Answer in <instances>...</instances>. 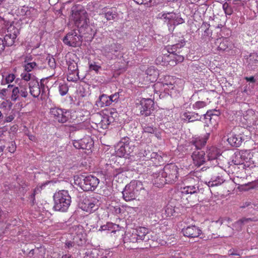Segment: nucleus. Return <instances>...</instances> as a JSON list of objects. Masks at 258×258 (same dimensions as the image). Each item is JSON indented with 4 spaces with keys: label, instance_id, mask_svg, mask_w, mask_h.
I'll use <instances>...</instances> for the list:
<instances>
[{
    "label": "nucleus",
    "instance_id": "obj_60",
    "mask_svg": "<svg viewBox=\"0 0 258 258\" xmlns=\"http://www.w3.org/2000/svg\"><path fill=\"white\" fill-rule=\"evenodd\" d=\"M46 60H47L48 66L51 69H54L56 68V62L55 59L53 57H47Z\"/></svg>",
    "mask_w": 258,
    "mask_h": 258
},
{
    "label": "nucleus",
    "instance_id": "obj_9",
    "mask_svg": "<svg viewBox=\"0 0 258 258\" xmlns=\"http://www.w3.org/2000/svg\"><path fill=\"white\" fill-rule=\"evenodd\" d=\"M96 116L98 119L96 124L102 129H106L111 123L115 121V118L117 117V112L110 111L107 114L101 115L99 114Z\"/></svg>",
    "mask_w": 258,
    "mask_h": 258
},
{
    "label": "nucleus",
    "instance_id": "obj_53",
    "mask_svg": "<svg viewBox=\"0 0 258 258\" xmlns=\"http://www.w3.org/2000/svg\"><path fill=\"white\" fill-rule=\"evenodd\" d=\"M20 94L19 87H15L13 89L11 99L13 101H16L18 98V94Z\"/></svg>",
    "mask_w": 258,
    "mask_h": 258
},
{
    "label": "nucleus",
    "instance_id": "obj_51",
    "mask_svg": "<svg viewBox=\"0 0 258 258\" xmlns=\"http://www.w3.org/2000/svg\"><path fill=\"white\" fill-rule=\"evenodd\" d=\"M37 67V64L35 62H28L25 66V71L29 72L33 69H35Z\"/></svg>",
    "mask_w": 258,
    "mask_h": 258
},
{
    "label": "nucleus",
    "instance_id": "obj_64",
    "mask_svg": "<svg viewBox=\"0 0 258 258\" xmlns=\"http://www.w3.org/2000/svg\"><path fill=\"white\" fill-rule=\"evenodd\" d=\"M246 185L249 186V187L247 188L248 189L258 188V179L254 181L249 182Z\"/></svg>",
    "mask_w": 258,
    "mask_h": 258
},
{
    "label": "nucleus",
    "instance_id": "obj_13",
    "mask_svg": "<svg viewBox=\"0 0 258 258\" xmlns=\"http://www.w3.org/2000/svg\"><path fill=\"white\" fill-rule=\"evenodd\" d=\"M140 113L142 115L148 116L154 111V102L152 99L143 98L140 101Z\"/></svg>",
    "mask_w": 258,
    "mask_h": 258
},
{
    "label": "nucleus",
    "instance_id": "obj_12",
    "mask_svg": "<svg viewBox=\"0 0 258 258\" xmlns=\"http://www.w3.org/2000/svg\"><path fill=\"white\" fill-rule=\"evenodd\" d=\"M19 34V29L14 25H11L7 29V32L4 37L3 40L5 46H11L15 43L18 35Z\"/></svg>",
    "mask_w": 258,
    "mask_h": 258
},
{
    "label": "nucleus",
    "instance_id": "obj_19",
    "mask_svg": "<svg viewBox=\"0 0 258 258\" xmlns=\"http://www.w3.org/2000/svg\"><path fill=\"white\" fill-rule=\"evenodd\" d=\"M205 120V127H211L212 128L217 124V119L218 118L217 114L211 113V111H207L206 114H204Z\"/></svg>",
    "mask_w": 258,
    "mask_h": 258
},
{
    "label": "nucleus",
    "instance_id": "obj_44",
    "mask_svg": "<svg viewBox=\"0 0 258 258\" xmlns=\"http://www.w3.org/2000/svg\"><path fill=\"white\" fill-rule=\"evenodd\" d=\"M207 104L205 101H198L192 105V108L195 110H200L206 107Z\"/></svg>",
    "mask_w": 258,
    "mask_h": 258
},
{
    "label": "nucleus",
    "instance_id": "obj_61",
    "mask_svg": "<svg viewBox=\"0 0 258 258\" xmlns=\"http://www.w3.org/2000/svg\"><path fill=\"white\" fill-rule=\"evenodd\" d=\"M254 114V111L252 110H249L247 111V114L245 115V119L247 120L249 123H251L254 121V118H250L248 116L253 115Z\"/></svg>",
    "mask_w": 258,
    "mask_h": 258
},
{
    "label": "nucleus",
    "instance_id": "obj_48",
    "mask_svg": "<svg viewBox=\"0 0 258 258\" xmlns=\"http://www.w3.org/2000/svg\"><path fill=\"white\" fill-rule=\"evenodd\" d=\"M249 221H254V220L251 218H243L234 223V225H238L239 227L241 228V226L243 225L244 223L249 222Z\"/></svg>",
    "mask_w": 258,
    "mask_h": 258
},
{
    "label": "nucleus",
    "instance_id": "obj_31",
    "mask_svg": "<svg viewBox=\"0 0 258 258\" xmlns=\"http://www.w3.org/2000/svg\"><path fill=\"white\" fill-rule=\"evenodd\" d=\"M242 151H236L234 153L232 157V162L235 165L243 164Z\"/></svg>",
    "mask_w": 258,
    "mask_h": 258
},
{
    "label": "nucleus",
    "instance_id": "obj_33",
    "mask_svg": "<svg viewBox=\"0 0 258 258\" xmlns=\"http://www.w3.org/2000/svg\"><path fill=\"white\" fill-rule=\"evenodd\" d=\"M218 157H221V155L218 152V150L215 148H211L207 151V158L208 161H211L215 158H218Z\"/></svg>",
    "mask_w": 258,
    "mask_h": 258
},
{
    "label": "nucleus",
    "instance_id": "obj_10",
    "mask_svg": "<svg viewBox=\"0 0 258 258\" xmlns=\"http://www.w3.org/2000/svg\"><path fill=\"white\" fill-rule=\"evenodd\" d=\"M82 41V36L78 34L75 30H72L68 33L62 39L65 44L73 47L80 46Z\"/></svg>",
    "mask_w": 258,
    "mask_h": 258
},
{
    "label": "nucleus",
    "instance_id": "obj_6",
    "mask_svg": "<svg viewBox=\"0 0 258 258\" xmlns=\"http://www.w3.org/2000/svg\"><path fill=\"white\" fill-rule=\"evenodd\" d=\"M196 192V188L195 186H187L182 188L180 192L181 203L185 208H189L194 205L192 196Z\"/></svg>",
    "mask_w": 258,
    "mask_h": 258
},
{
    "label": "nucleus",
    "instance_id": "obj_28",
    "mask_svg": "<svg viewBox=\"0 0 258 258\" xmlns=\"http://www.w3.org/2000/svg\"><path fill=\"white\" fill-rule=\"evenodd\" d=\"M202 115L196 112H185L182 116L185 120H188V122H193L196 120H200Z\"/></svg>",
    "mask_w": 258,
    "mask_h": 258
},
{
    "label": "nucleus",
    "instance_id": "obj_34",
    "mask_svg": "<svg viewBox=\"0 0 258 258\" xmlns=\"http://www.w3.org/2000/svg\"><path fill=\"white\" fill-rule=\"evenodd\" d=\"M144 132L149 134H155V136L159 138L160 137L158 129L156 127H154L153 126H150L147 124L143 126Z\"/></svg>",
    "mask_w": 258,
    "mask_h": 258
},
{
    "label": "nucleus",
    "instance_id": "obj_57",
    "mask_svg": "<svg viewBox=\"0 0 258 258\" xmlns=\"http://www.w3.org/2000/svg\"><path fill=\"white\" fill-rule=\"evenodd\" d=\"M115 227H117V229L119 228L118 225L114 224L112 223H108L106 225L102 226L101 228L103 230H107V229L109 230L111 229H115Z\"/></svg>",
    "mask_w": 258,
    "mask_h": 258
},
{
    "label": "nucleus",
    "instance_id": "obj_42",
    "mask_svg": "<svg viewBox=\"0 0 258 258\" xmlns=\"http://www.w3.org/2000/svg\"><path fill=\"white\" fill-rule=\"evenodd\" d=\"M104 17L108 21L114 20L117 17V14L115 12L109 11L104 14Z\"/></svg>",
    "mask_w": 258,
    "mask_h": 258
},
{
    "label": "nucleus",
    "instance_id": "obj_41",
    "mask_svg": "<svg viewBox=\"0 0 258 258\" xmlns=\"http://www.w3.org/2000/svg\"><path fill=\"white\" fill-rule=\"evenodd\" d=\"M38 14L37 10L34 8L28 7L26 17L30 18L35 17Z\"/></svg>",
    "mask_w": 258,
    "mask_h": 258
},
{
    "label": "nucleus",
    "instance_id": "obj_27",
    "mask_svg": "<svg viewBox=\"0 0 258 258\" xmlns=\"http://www.w3.org/2000/svg\"><path fill=\"white\" fill-rule=\"evenodd\" d=\"M124 240L126 242L140 243L141 242L134 229L132 231H127L125 233Z\"/></svg>",
    "mask_w": 258,
    "mask_h": 258
},
{
    "label": "nucleus",
    "instance_id": "obj_62",
    "mask_svg": "<svg viewBox=\"0 0 258 258\" xmlns=\"http://www.w3.org/2000/svg\"><path fill=\"white\" fill-rule=\"evenodd\" d=\"M22 78L25 81H28L33 80L31 79V74L29 73V72H24L22 73L21 75Z\"/></svg>",
    "mask_w": 258,
    "mask_h": 258
},
{
    "label": "nucleus",
    "instance_id": "obj_23",
    "mask_svg": "<svg viewBox=\"0 0 258 258\" xmlns=\"http://www.w3.org/2000/svg\"><path fill=\"white\" fill-rule=\"evenodd\" d=\"M30 94L35 98L38 97L41 93V88L38 81L32 80L28 83Z\"/></svg>",
    "mask_w": 258,
    "mask_h": 258
},
{
    "label": "nucleus",
    "instance_id": "obj_59",
    "mask_svg": "<svg viewBox=\"0 0 258 258\" xmlns=\"http://www.w3.org/2000/svg\"><path fill=\"white\" fill-rule=\"evenodd\" d=\"M138 186H142V183H141V181L133 180L130 182L129 187H128L132 188V190H134Z\"/></svg>",
    "mask_w": 258,
    "mask_h": 258
},
{
    "label": "nucleus",
    "instance_id": "obj_54",
    "mask_svg": "<svg viewBox=\"0 0 258 258\" xmlns=\"http://www.w3.org/2000/svg\"><path fill=\"white\" fill-rule=\"evenodd\" d=\"M58 89L59 93L61 96L66 95L69 90L68 86L65 84L59 85Z\"/></svg>",
    "mask_w": 258,
    "mask_h": 258
},
{
    "label": "nucleus",
    "instance_id": "obj_32",
    "mask_svg": "<svg viewBox=\"0 0 258 258\" xmlns=\"http://www.w3.org/2000/svg\"><path fill=\"white\" fill-rule=\"evenodd\" d=\"M185 40L182 39L179 43H176L170 46H168L167 50L170 54L176 53V52L177 51V49L182 47L185 45Z\"/></svg>",
    "mask_w": 258,
    "mask_h": 258
},
{
    "label": "nucleus",
    "instance_id": "obj_2",
    "mask_svg": "<svg viewBox=\"0 0 258 258\" xmlns=\"http://www.w3.org/2000/svg\"><path fill=\"white\" fill-rule=\"evenodd\" d=\"M122 46L117 43L106 45L103 47V54L108 59H115L122 57L123 55Z\"/></svg>",
    "mask_w": 258,
    "mask_h": 258
},
{
    "label": "nucleus",
    "instance_id": "obj_4",
    "mask_svg": "<svg viewBox=\"0 0 258 258\" xmlns=\"http://www.w3.org/2000/svg\"><path fill=\"white\" fill-rule=\"evenodd\" d=\"M72 12V18L80 33L83 32L84 29L90 28L88 25L87 14L84 10L80 9L77 11L73 10Z\"/></svg>",
    "mask_w": 258,
    "mask_h": 258
},
{
    "label": "nucleus",
    "instance_id": "obj_18",
    "mask_svg": "<svg viewBox=\"0 0 258 258\" xmlns=\"http://www.w3.org/2000/svg\"><path fill=\"white\" fill-rule=\"evenodd\" d=\"M101 174L107 177H112V176L116 177L118 175L119 176V175L126 177L128 176L127 171H123L121 169H118L114 170L111 166H109V168L106 171H101Z\"/></svg>",
    "mask_w": 258,
    "mask_h": 258
},
{
    "label": "nucleus",
    "instance_id": "obj_7",
    "mask_svg": "<svg viewBox=\"0 0 258 258\" xmlns=\"http://www.w3.org/2000/svg\"><path fill=\"white\" fill-rule=\"evenodd\" d=\"M70 232L73 235V242L77 245H82L86 242V234L82 226L78 225L71 227Z\"/></svg>",
    "mask_w": 258,
    "mask_h": 258
},
{
    "label": "nucleus",
    "instance_id": "obj_25",
    "mask_svg": "<svg viewBox=\"0 0 258 258\" xmlns=\"http://www.w3.org/2000/svg\"><path fill=\"white\" fill-rule=\"evenodd\" d=\"M45 254L46 248L43 246L32 248L29 252V255L33 258H44Z\"/></svg>",
    "mask_w": 258,
    "mask_h": 258
},
{
    "label": "nucleus",
    "instance_id": "obj_1",
    "mask_svg": "<svg viewBox=\"0 0 258 258\" xmlns=\"http://www.w3.org/2000/svg\"><path fill=\"white\" fill-rule=\"evenodd\" d=\"M53 198L55 211L62 212L67 211L71 203V197L68 191L65 190H60L54 194Z\"/></svg>",
    "mask_w": 258,
    "mask_h": 258
},
{
    "label": "nucleus",
    "instance_id": "obj_63",
    "mask_svg": "<svg viewBox=\"0 0 258 258\" xmlns=\"http://www.w3.org/2000/svg\"><path fill=\"white\" fill-rule=\"evenodd\" d=\"M149 153V151H147L145 149H141L138 153V157H139L140 159L143 157H146Z\"/></svg>",
    "mask_w": 258,
    "mask_h": 258
},
{
    "label": "nucleus",
    "instance_id": "obj_20",
    "mask_svg": "<svg viewBox=\"0 0 258 258\" xmlns=\"http://www.w3.org/2000/svg\"><path fill=\"white\" fill-rule=\"evenodd\" d=\"M205 153L203 151L197 150L192 153L191 157L196 165L200 166L206 161Z\"/></svg>",
    "mask_w": 258,
    "mask_h": 258
},
{
    "label": "nucleus",
    "instance_id": "obj_46",
    "mask_svg": "<svg viewBox=\"0 0 258 258\" xmlns=\"http://www.w3.org/2000/svg\"><path fill=\"white\" fill-rule=\"evenodd\" d=\"M119 97V95L118 93H115L110 96H108L109 106L111 105L113 103L117 102L118 100Z\"/></svg>",
    "mask_w": 258,
    "mask_h": 258
},
{
    "label": "nucleus",
    "instance_id": "obj_38",
    "mask_svg": "<svg viewBox=\"0 0 258 258\" xmlns=\"http://www.w3.org/2000/svg\"><path fill=\"white\" fill-rule=\"evenodd\" d=\"M152 182L154 185L158 188H162L165 184L167 183L165 178H155Z\"/></svg>",
    "mask_w": 258,
    "mask_h": 258
},
{
    "label": "nucleus",
    "instance_id": "obj_37",
    "mask_svg": "<svg viewBox=\"0 0 258 258\" xmlns=\"http://www.w3.org/2000/svg\"><path fill=\"white\" fill-rule=\"evenodd\" d=\"M122 197H123L124 200L126 202H129L135 199V194L132 191H128L126 188L122 191Z\"/></svg>",
    "mask_w": 258,
    "mask_h": 258
},
{
    "label": "nucleus",
    "instance_id": "obj_35",
    "mask_svg": "<svg viewBox=\"0 0 258 258\" xmlns=\"http://www.w3.org/2000/svg\"><path fill=\"white\" fill-rule=\"evenodd\" d=\"M176 14L174 13H164L162 15V17L166 20H168V25H170L172 27V23L175 18Z\"/></svg>",
    "mask_w": 258,
    "mask_h": 258
},
{
    "label": "nucleus",
    "instance_id": "obj_14",
    "mask_svg": "<svg viewBox=\"0 0 258 258\" xmlns=\"http://www.w3.org/2000/svg\"><path fill=\"white\" fill-rule=\"evenodd\" d=\"M182 233L185 237L189 238H195L199 237L202 233V231H201V230L198 226L192 225L183 228Z\"/></svg>",
    "mask_w": 258,
    "mask_h": 258
},
{
    "label": "nucleus",
    "instance_id": "obj_22",
    "mask_svg": "<svg viewBox=\"0 0 258 258\" xmlns=\"http://www.w3.org/2000/svg\"><path fill=\"white\" fill-rule=\"evenodd\" d=\"M244 140L243 135L239 133V134H232L228 138L227 141L231 146L237 147L241 144Z\"/></svg>",
    "mask_w": 258,
    "mask_h": 258
},
{
    "label": "nucleus",
    "instance_id": "obj_21",
    "mask_svg": "<svg viewBox=\"0 0 258 258\" xmlns=\"http://www.w3.org/2000/svg\"><path fill=\"white\" fill-rule=\"evenodd\" d=\"M162 61L163 62V65H169L170 66H174L176 65V62L175 61V53L173 54H164L162 56H159L157 61Z\"/></svg>",
    "mask_w": 258,
    "mask_h": 258
},
{
    "label": "nucleus",
    "instance_id": "obj_52",
    "mask_svg": "<svg viewBox=\"0 0 258 258\" xmlns=\"http://www.w3.org/2000/svg\"><path fill=\"white\" fill-rule=\"evenodd\" d=\"M223 9L225 12L226 15H231L233 13V9L231 6H229V4L225 2L223 5Z\"/></svg>",
    "mask_w": 258,
    "mask_h": 258
},
{
    "label": "nucleus",
    "instance_id": "obj_11",
    "mask_svg": "<svg viewBox=\"0 0 258 258\" xmlns=\"http://www.w3.org/2000/svg\"><path fill=\"white\" fill-rule=\"evenodd\" d=\"M99 201L94 198H85L80 204V209L83 211L91 213L98 208Z\"/></svg>",
    "mask_w": 258,
    "mask_h": 258
},
{
    "label": "nucleus",
    "instance_id": "obj_43",
    "mask_svg": "<svg viewBox=\"0 0 258 258\" xmlns=\"http://www.w3.org/2000/svg\"><path fill=\"white\" fill-rule=\"evenodd\" d=\"M175 213L174 207L172 205L168 204L165 208V214L166 217H171Z\"/></svg>",
    "mask_w": 258,
    "mask_h": 258
},
{
    "label": "nucleus",
    "instance_id": "obj_5",
    "mask_svg": "<svg viewBox=\"0 0 258 258\" xmlns=\"http://www.w3.org/2000/svg\"><path fill=\"white\" fill-rule=\"evenodd\" d=\"M134 148L135 146L130 141V138L125 137L118 143L116 147V154L120 157L129 155L134 151Z\"/></svg>",
    "mask_w": 258,
    "mask_h": 258
},
{
    "label": "nucleus",
    "instance_id": "obj_17",
    "mask_svg": "<svg viewBox=\"0 0 258 258\" xmlns=\"http://www.w3.org/2000/svg\"><path fill=\"white\" fill-rule=\"evenodd\" d=\"M133 230L141 241L148 242L151 240L152 232L148 228L140 227Z\"/></svg>",
    "mask_w": 258,
    "mask_h": 258
},
{
    "label": "nucleus",
    "instance_id": "obj_36",
    "mask_svg": "<svg viewBox=\"0 0 258 258\" xmlns=\"http://www.w3.org/2000/svg\"><path fill=\"white\" fill-rule=\"evenodd\" d=\"M224 181L223 180V178H216L214 180H210L208 181H206L205 183L207 184L208 186L210 187H214L216 186H219L221 185V184L223 183Z\"/></svg>",
    "mask_w": 258,
    "mask_h": 258
},
{
    "label": "nucleus",
    "instance_id": "obj_8",
    "mask_svg": "<svg viewBox=\"0 0 258 258\" xmlns=\"http://www.w3.org/2000/svg\"><path fill=\"white\" fill-rule=\"evenodd\" d=\"M50 117L55 121L65 123L69 119L70 112L66 109L58 107L51 108L49 112Z\"/></svg>",
    "mask_w": 258,
    "mask_h": 258
},
{
    "label": "nucleus",
    "instance_id": "obj_55",
    "mask_svg": "<svg viewBox=\"0 0 258 258\" xmlns=\"http://www.w3.org/2000/svg\"><path fill=\"white\" fill-rule=\"evenodd\" d=\"M228 43L226 39H223L220 42V44L219 45L218 48L220 50H225L228 48Z\"/></svg>",
    "mask_w": 258,
    "mask_h": 258
},
{
    "label": "nucleus",
    "instance_id": "obj_26",
    "mask_svg": "<svg viewBox=\"0 0 258 258\" xmlns=\"http://www.w3.org/2000/svg\"><path fill=\"white\" fill-rule=\"evenodd\" d=\"M147 79L151 82L156 81L159 75V72L158 70L154 67L149 68L146 71Z\"/></svg>",
    "mask_w": 258,
    "mask_h": 258
},
{
    "label": "nucleus",
    "instance_id": "obj_15",
    "mask_svg": "<svg viewBox=\"0 0 258 258\" xmlns=\"http://www.w3.org/2000/svg\"><path fill=\"white\" fill-rule=\"evenodd\" d=\"M73 145L77 149L90 150L93 145V141L90 137L87 136L81 140L75 141Z\"/></svg>",
    "mask_w": 258,
    "mask_h": 258
},
{
    "label": "nucleus",
    "instance_id": "obj_47",
    "mask_svg": "<svg viewBox=\"0 0 258 258\" xmlns=\"http://www.w3.org/2000/svg\"><path fill=\"white\" fill-rule=\"evenodd\" d=\"M13 85H9L8 86L7 88H5V89L0 90V98H1L2 99H5V97H6L7 94L11 92V91H10L9 89L13 88Z\"/></svg>",
    "mask_w": 258,
    "mask_h": 258
},
{
    "label": "nucleus",
    "instance_id": "obj_30",
    "mask_svg": "<svg viewBox=\"0 0 258 258\" xmlns=\"http://www.w3.org/2000/svg\"><path fill=\"white\" fill-rule=\"evenodd\" d=\"M96 105L98 107L100 108L109 106L108 95L104 94L100 95L98 100L96 102Z\"/></svg>",
    "mask_w": 258,
    "mask_h": 258
},
{
    "label": "nucleus",
    "instance_id": "obj_58",
    "mask_svg": "<svg viewBox=\"0 0 258 258\" xmlns=\"http://www.w3.org/2000/svg\"><path fill=\"white\" fill-rule=\"evenodd\" d=\"M184 22V20L179 17L178 15L176 14L175 18L174 19L172 23V25L175 26L178 25L179 24H182Z\"/></svg>",
    "mask_w": 258,
    "mask_h": 258
},
{
    "label": "nucleus",
    "instance_id": "obj_3",
    "mask_svg": "<svg viewBox=\"0 0 258 258\" xmlns=\"http://www.w3.org/2000/svg\"><path fill=\"white\" fill-rule=\"evenodd\" d=\"M73 186H77L84 191L94 190L99 184L98 178H73L70 180Z\"/></svg>",
    "mask_w": 258,
    "mask_h": 258
},
{
    "label": "nucleus",
    "instance_id": "obj_29",
    "mask_svg": "<svg viewBox=\"0 0 258 258\" xmlns=\"http://www.w3.org/2000/svg\"><path fill=\"white\" fill-rule=\"evenodd\" d=\"M209 133H207V135H205L204 138L199 139H197L194 145L197 150H199L202 147H204L206 145L207 140L209 139L210 135L211 134V130H208Z\"/></svg>",
    "mask_w": 258,
    "mask_h": 258
},
{
    "label": "nucleus",
    "instance_id": "obj_49",
    "mask_svg": "<svg viewBox=\"0 0 258 258\" xmlns=\"http://www.w3.org/2000/svg\"><path fill=\"white\" fill-rule=\"evenodd\" d=\"M28 86V85H27L26 83H25V84L24 85V86H20V88H19V91L20 94L22 97L26 98L28 96V92L27 91Z\"/></svg>",
    "mask_w": 258,
    "mask_h": 258
},
{
    "label": "nucleus",
    "instance_id": "obj_45",
    "mask_svg": "<svg viewBox=\"0 0 258 258\" xmlns=\"http://www.w3.org/2000/svg\"><path fill=\"white\" fill-rule=\"evenodd\" d=\"M68 70L71 73H78L77 63L74 61H69L68 63Z\"/></svg>",
    "mask_w": 258,
    "mask_h": 258
},
{
    "label": "nucleus",
    "instance_id": "obj_16",
    "mask_svg": "<svg viewBox=\"0 0 258 258\" xmlns=\"http://www.w3.org/2000/svg\"><path fill=\"white\" fill-rule=\"evenodd\" d=\"M244 167L252 168L257 164V160H255L252 153L249 150H242Z\"/></svg>",
    "mask_w": 258,
    "mask_h": 258
},
{
    "label": "nucleus",
    "instance_id": "obj_24",
    "mask_svg": "<svg viewBox=\"0 0 258 258\" xmlns=\"http://www.w3.org/2000/svg\"><path fill=\"white\" fill-rule=\"evenodd\" d=\"M248 69L256 71L258 68V55L256 53H251L247 58Z\"/></svg>",
    "mask_w": 258,
    "mask_h": 258
},
{
    "label": "nucleus",
    "instance_id": "obj_50",
    "mask_svg": "<svg viewBox=\"0 0 258 258\" xmlns=\"http://www.w3.org/2000/svg\"><path fill=\"white\" fill-rule=\"evenodd\" d=\"M15 79V76L13 74H9L6 77L5 80H2V84L4 85L12 82Z\"/></svg>",
    "mask_w": 258,
    "mask_h": 258
},
{
    "label": "nucleus",
    "instance_id": "obj_39",
    "mask_svg": "<svg viewBox=\"0 0 258 258\" xmlns=\"http://www.w3.org/2000/svg\"><path fill=\"white\" fill-rule=\"evenodd\" d=\"M99 255L98 250L96 249L88 250L85 252L84 258H97Z\"/></svg>",
    "mask_w": 258,
    "mask_h": 258
},
{
    "label": "nucleus",
    "instance_id": "obj_40",
    "mask_svg": "<svg viewBox=\"0 0 258 258\" xmlns=\"http://www.w3.org/2000/svg\"><path fill=\"white\" fill-rule=\"evenodd\" d=\"M155 213V209L154 207L151 206H147L145 209L144 214L146 217L151 218Z\"/></svg>",
    "mask_w": 258,
    "mask_h": 258
},
{
    "label": "nucleus",
    "instance_id": "obj_56",
    "mask_svg": "<svg viewBox=\"0 0 258 258\" xmlns=\"http://www.w3.org/2000/svg\"><path fill=\"white\" fill-rule=\"evenodd\" d=\"M79 78L78 73H70L68 76L67 79L69 81L75 82L77 81Z\"/></svg>",
    "mask_w": 258,
    "mask_h": 258
}]
</instances>
